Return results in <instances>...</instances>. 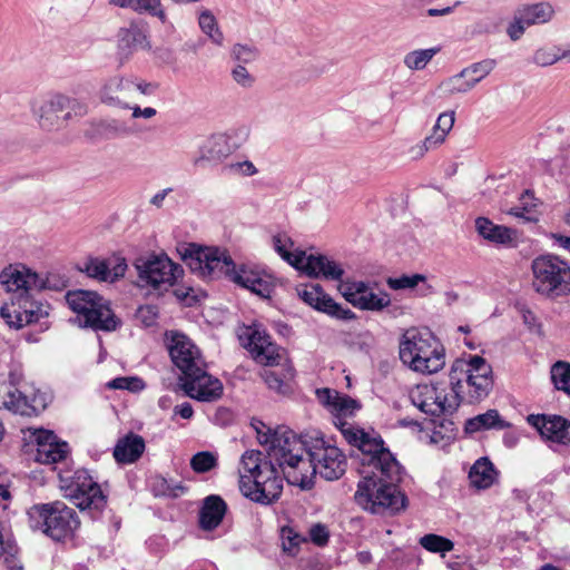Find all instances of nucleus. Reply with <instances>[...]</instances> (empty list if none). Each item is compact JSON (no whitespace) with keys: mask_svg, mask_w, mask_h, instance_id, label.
<instances>
[{"mask_svg":"<svg viewBox=\"0 0 570 570\" xmlns=\"http://www.w3.org/2000/svg\"><path fill=\"white\" fill-rule=\"evenodd\" d=\"M360 409L357 400L340 393L332 410L335 413L334 424L346 442L361 451L363 464L372 469L358 481L355 502L374 514H395L404 510L407 503L405 494L397 487L402 466L380 434L366 432L344 420V416L353 415Z\"/></svg>","mask_w":570,"mask_h":570,"instance_id":"nucleus-1","label":"nucleus"},{"mask_svg":"<svg viewBox=\"0 0 570 570\" xmlns=\"http://www.w3.org/2000/svg\"><path fill=\"white\" fill-rule=\"evenodd\" d=\"M239 489L249 500L271 504L283 491V469L274 458L264 456L258 450H248L239 461Z\"/></svg>","mask_w":570,"mask_h":570,"instance_id":"nucleus-2","label":"nucleus"},{"mask_svg":"<svg viewBox=\"0 0 570 570\" xmlns=\"http://www.w3.org/2000/svg\"><path fill=\"white\" fill-rule=\"evenodd\" d=\"M449 377L458 406L480 403L489 396L494 384L491 365L479 355L470 356L469 361L455 360Z\"/></svg>","mask_w":570,"mask_h":570,"instance_id":"nucleus-3","label":"nucleus"},{"mask_svg":"<svg viewBox=\"0 0 570 570\" xmlns=\"http://www.w3.org/2000/svg\"><path fill=\"white\" fill-rule=\"evenodd\" d=\"M400 360L414 372L433 374L445 365V348L429 328H409L400 340Z\"/></svg>","mask_w":570,"mask_h":570,"instance_id":"nucleus-4","label":"nucleus"},{"mask_svg":"<svg viewBox=\"0 0 570 570\" xmlns=\"http://www.w3.org/2000/svg\"><path fill=\"white\" fill-rule=\"evenodd\" d=\"M304 440V454L303 462L299 463L297 469H288L292 480L293 475L298 478L306 474V483L303 489L311 484V479L315 474H320L327 481L338 480L346 471V459L342 451L332 445H326L323 438H316L311 444L306 439Z\"/></svg>","mask_w":570,"mask_h":570,"instance_id":"nucleus-5","label":"nucleus"},{"mask_svg":"<svg viewBox=\"0 0 570 570\" xmlns=\"http://www.w3.org/2000/svg\"><path fill=\"white\" fill-rule=\"evenodd\" d=\"M262 445H268L267 454L265 456L274 458L278 466L283 469L284 478L292 484H298L301 488L305 487L306 474L298 478L287 472L288 469H297L299 463L303 462L304 454V440L298 438L294 431L281 425L272 430L266 429V432L257 436Z\"/></svg>","mask_w":570,"mask_h":570,"instance_id":"nucleus-6","label":"nucleus"},{"mask_svg":"<svg viewBox=\"0 0 570 570\" xmlns=\"http://www.w3.org/2000/svg\"><path fill=\"white\" fill-rule=\"evenodd\" d=\"M28 515L32 529L57 542L71 540L80 525L77 512L62 501L35 504Z\"/></svg>","mask_w":570,"mask_h":570,"instance_id":"nucleus-7","label":"nucleus"},{"mask_svg":"<svg viewBox=\"0 0 570 570\" xmlns=\"http://www.w3.org/2000/svg\"><path fill=\"white\" fill-rule=\"evenodd\" d=\"M69 308L77 314L79 324L94 331H115L120 322L109 303L97 292L86 289L68 291L65 295Z\"/></svg>","mask_w":570,"mask_h":570,"instance_id":"nucleus-8","label":"nucleus"},{"mask_svg":"<svg viewBox=\"0 0 570 570\" xmlns=\"http://www.w3.org/2000/svg\"><path fill=\"white\" fill-rule=\"evenodd\" d=\"M532 287L549 299L570 295V264L553 254L537 256L531 262Z\"/></svg>","mask_w":570,"mask_h":570,"instance_id":"nucleus-9","label":"nucleus"},{"mask_svg":"<svg viewBox=\"0 0 570 570\" xmlns=\"http://www.w3.org/2000/svg\"><path fill=\"white\" fill-rule=\"evenodd\" d=\"M273 247L275 252L291 266L304 272L313 278L323 277L325 279L340 281L344 269L331 261L325 255H306L305 250L289 249L294 247V240L286 233H278L273 236Z\"/></svg>","mask_w":570,"mask_h":570,"instance_id":"nucleus-10","label":"nucleus"},{"mask_svg":"<svg viewBox=\"0 0 570 570\" xmlns=\"http://www.w3.org/2000/svg\"><path fill=\"white\" fill-rule=\"evenodd\" d=\"M65 489L68 498L82 513L91 520L101 518L107 507V495L87 470H77Z\"/></svg>","mask_w":570,"mask_h":570,"instance_id":"nucleus-11","label":"nucleus"},{"mask_svg":"<svg viewBox=\"0 0 570 570\" xmlns=\"http://www.w3.org/2000/svg\"><path fill=\"white\" fill-rule=\"evenodd\" d=\"M134 266L141 286L158 292L168 291L184 274L183 267L166 254L140 256L135 259Z\"/></svg>","mask_w":570,"mask_h":570,"instance_id":"nucleus-12","label":"nucleus"},{"mask_svg":"<svg viewBox=\"0 0 570 570\" xmlns=\"http://www.w3.org/2000/svg\"><path fill=\"white\" fill-rule=\"evenodd\" d=\"M39 293L40 291H30L26 294H13L10 303L1 306L0 316L9 327L19 330L48 316L49 306L36 298Z\"/></svg>","mask_w":570,"mask_h":570,"instance_id":"nucleus-13","label":"nucleus"},{"mask_svg":"<svg viewBox=\"0 0 570 570\" xmlns=\"http://www.w3.org/2000/svg\"><path fill=\"white\" fill-rule=\"evenodd\" d=\"M183 257L188 259L191 271L198 272L203 277L209 279L228 278L235 265L226 250L216 247L203 248L191 245Z\"/></svg>","mask_w":570,"mask_h":570,"instance_id":"nucleus-14","label":"nucleus"},{"mask_svg":"<svg viewBox=\"0 0 570 570\" xmlns=\"http://www.w3.org/2000/svg\"><path fill=\"white\" fill-rule=\"evenodd\" d=\"M240 344L248 350L253 358L265 366H273L281 358V347L261 324L245 326L238 332Z\"/></svg>","mask_w":570,"mask_h":570,"instance_id":"nucleus-15","label":"nucleus"},{"mask_svg":"<svg viewBox=\"0 0 570 570\" xmlns=\"http://www.w3.org/2000/svg\"><path fill=\"white\" fill-rule=\"evenodd\" d=\"M411 400L414 406L430 416L452 414L458 410L456 396L451 389L446 392L435 385L419 386L417 391L411 395Z\"/></svg>","mask_w":570,"mask_h":570,"instance_id":"nucleus-16","label":"nucleus"},{"mask_svg":"<svg viewBox=\"0 0 570 570\" xmlns=\"http://www.w3.org/2000/svg\"><path fill=\"white\" fill-rule=\"evenodd\" d=\"M169 355L173 363L180 371L179 382L190 376L196 372V368L204 366L198 348L183 334L173 336L171 344L169 345Z\"/></svg>","mask_w":570,"mask_h":570,"instance_id":"nucleus-17","label":"nucleus"},{"mask_svg":"<svg viewBox=\"0 0 570 570\" xmlns=\"http://www.w3.org/2000/svg\"><path fill=\"white\" fill-rule=\"evenodd\" d=\"M342 295L354 307L363 311L380 312L391 304L385 292L375 294L365 282H350L341 286Z\"/></svg>","mask_w":570,"mask_h":570,"instance_id":"nucleus-18","label":"nucleus"},{"mask_svg":"<svg viewBox=\"0 0 570 570\" xmlns=\"http://www.w3.org/2000/svg\"><path fill=\"white\" fill-rule=\"evenodd\" d=\"M179 385L187 396L200 402H214L223 395L222 382L207 374L204 366L196 368V372L180 381Z\"/></svg>","mask_w":570,"mask_h":570,"instance_id":"nucleus-19","label":"nucleus"},{"mask_svg":"<svg viewBox=\"0 0 570 570\" xmlns=\"http://www.w3.org/2000/svg\"><path fill=\"white\" fill-rule=\"evenodd\" d=\"M297 295L307 305L312 306L316 311L326 313L332 317L342 321L355 318V314L350 308H344L342 305L336 303L318 284L297 287Z\"/></svg>","mask_w":570,"mask_h":570,"instance_id":"nucleus-20","label":"nucleus"},{"mask_svg":"<svg viewBox=\"0 0 570 570\" xmlns=\"http://www.w3.org/2000/svg\"><path fill=\"white\" fill-rule=\"evenodd\" d=\"M0 284L13 294H26L30 291H41L45 287L43 279L27 268L24 265H9L0 272Z\"/></svg>","mask_w":570,"mask_h":570,"instance_id":"nucleus-21","label":"nucleus"},{"mask_svg":"<svg viewBox=\"0 0 570 570\" xmlns=\"http://www.w3.org/2000/svg\"><path fill=\"white\" fill-rule=\"evenodd\" d=\"M228 279L263 298H269L274 292L272 277L253 265L235 264Z\"/></svg>","mask_w":570,"mask_h":570,"instance_id":"nucleus-22","label":"nucleus"},{"mask_svg":"<svg viewBox=\"0 0 570 570\" xmlns=\"http://www.w3.org/2000/svg\"><path fill=\"white\" fill-rule=\"evenodd\" d=\"M527 421L544 440L558 445L570 444V421L566 417L554 414H530Z\"/></svg>","mask_w":570,"mask_h":570,"instance_id":"nucleus-23","label":"nucleus"},{"mask_svg":"<svg viewBox=\"0 0 570 570\" xmlns=\"http://www.w3.org/2000/svg\"><path fill=\"white\" fill-rule=\"evenodd\" d=\"M37 444L36 461L41 464H55L67 459L70 448L66 441L48 430H39L35 433Z\"/></svg>","mask_w":570,"mask_h":570,"instance_id":"nucleus-24","label":"nucleus"},{"mask_svg":"<svg viewBox=\"0 0 570 570\" xmlns=\"http://www.w3.org/2000/svg\"><path fill=\"white\" fill-rule=\"evenodd\" d=\"M495 67L497 60L490 58L468 66L449 79L448 83L451 86V92H466L471 90Z\"/></svg>","mask_w":570,"mask_h":570,"instance_id":"nucleus-25","label":"nucleus"},{"mask_svg":"<svg viewBox=\"0 0 570 570\" xmlns=\"http://www.w3.org/2000/svg\"><path fill=\"white\" fill-rule=\"evenodd\" d=\"M146 29L136 22L120 28L117 32V56L120 60L129 59L140 49H149Z\"/></svg>","mask_w":570,"mask_h":570,"instance_id":"nucleus-26","label":"nucleus"},{"mask_svg":"<svg viewBox=\"0 0 570 570\" xmlns=\"http://www.w3.org/2000/svg\"><path fill=\"white\" fill-rule=\"evenodd\" d=\"M134 86L135 80L132 79L111 77L105 81L100 89V100L108 106L128 109L130 106L126 100L131 98Z\"/></svg>","mask_w":570,"mask_h":570,"instance_id":"nucleus-27","label":"nucleus"},{"mask_svg":"<svg viewBox=\"0 0 570 570\" xmlns=\"http://www.w3.org/2000/svg\"><path fill=\"white\" fill-rule=\"evenodd\" d=\"M475 230L485 240L495 245L515 246L517 230L503 225H495L487 217H478L475 219Z\"/></svg>","mask_w":570,"mask_h":570,"instance_id":"nucleus-28","label":"nucleus"},{"mask_svg":"<svg viewBox=\"0 0 570 570\" xmlns=\"http://www.w3.org/2000/svg\"><path fill=\"white\" fill-rule=\"evenodd\" d=\"M227 512V504L222 497L210 494L205 498L199 511V525L203 530L212 531L223 521Z\"/></svg>","mask_w":570,"mask_h":570,"instance_id":"nucleus-29","label":"nucleus"},{"mask_svg":"<svg viewBox=\"0 0 570 570\" xmlns=\"http://www.w3.org/2000/svg\"><path fill=\"white\" fill-rule=\"evenodd\" d=\"M145 451L144 439L134 433L118 440L114 449V458L120 464H129L136 462Z\"/></svg>","mask_w":570,"mask_h":570,"instance_id":"nucleus-30","label":"nucleus"},{"mask_svg":"<svg viewBox=\"0 0 570 570\" xmlns=\"http://www.w3.org/2000/svg\"><path fill=\"white\" fill-rule=\"evenodd\" d=\"M510 426V423L501 419L498 410L491 409L485 413L468 419L464 424V431L473 434L485 430H503Z\"/></svg>","mask_w":570,"mask_h":570,"instance_id":"nucleus-31","label":"nucleus"},{"mask_svg":"<svg viewBox=\"0 0 570 570\" xmlns=\"http://www.w3.org/2000/svg\"><path fill=\"white\" fill-rule=\"evenodd\" d=\"M495 475L493 463L488 458H480L471 466L469 480L478 489H488L493 484Z\"/></svg>","mask_w":570,"mask_h":570,"instance_id":"nucleus-32","label":"nucleus"},{"mask_svg":"<svg viewBox=\"0 0 570 570\" xmlns=\"http://www.w3.org/2000/svg\"><path fill=\"white\" fill-rule=\"evenodd\" d=\"M454 124V111L442 112L436 120V124L433 127V132L428 136L420 149L423 151H428L431 148H434L442 144L448 135V132L452 129Z\"/></svg>","mask_w":570,"mask_h":570,"instance_id":"nucleus-33","label":"nucleus"},{"mask_svg":"<svg viewBox=\"0 0 570 570\" xmlns=\"http://www.w3.org/2000/svg\"><path fill=\"white\" fill-rule=\"evenodd\" d=\"M517 11L520 14L521 21L525 22L529 27L550 21L554 13L552 6L547 2L522 6Z\"/></svg>","mask_w":570,"mask_h":570,"instance_id":"nucleus-34","label":"nucleus"},{"mask_svg":"<svg viewBox=\"0 0 570 570\" xmlns=\"http://www.w3.org/2000/svg\"><path fill=\"white\" fill-rule=\"evenodd\" d=\"M77 101L66 95L55 94L45 101L39 109V125L40 127H50L48 122V114H59L67 109H73Z\"/></svg>","mask_w":570,"mask_h":570,"instance_id":"nucleus-35","label":"nucleus"},{"mask_svg":"<svg viewBox=\"0 0 570 570\" xmlns=\"http://www.w3.org/2000/svg\"><path fill=\"white\" fill-rule=\"evenodd\" d=\"M293 371L264 368L261 373L262 379L267 386L281 395H287L292 391L291 380L293 379Z\"/></svg>","mask_w":570,"mask_h":570,"instance_id":"nucleus-36","label":"nucleus"},{"mask_svg":"<svg viewBox=\"0 0 570 570\" xmlns=\"http://www.w3.org/2000/svg\"><path fill=\"white\" fill-rule=\"evenodd\" d=\"M230 154V147L227 138L223 135L213 136L202 149V156L196 160V164L203 159L207 160H222Z\"/></svg>","mask_w":570,"mask_h":570,"instance_id":"nucleus-37","label":"nucleus"},{"mask_svg":"<svg viewBox=\"0 0 570 570\" xmlns=\"http://www.w3.org/2000/svg\"><path fill=\"white\" fill-rule=\"evenodd\" d=\"M24 402L19 394V389L12 390L6 382L0 383V409L23 413L27 411Z\"/></svg>","mask_w":570,"mask_h":570,"instance_id":"nucleus-38","label":"nucleus"},{"mask_svg":"<svg viewBox=\"0 0 570 570\" xmlns=\"http://www.w3.org/2000/svg\"><path fill=\"white\" fill-rule=\"evenodd\" d=\"M98 134L105 139H116L131 135V129L119 119L102 120L97 126Z\"/></svg>","mask_w":570,"mask_h":570,"instance_id":"nucleus-39","label":"nucleus"},{"mask_svg":"<svg viewBox=\"0 0 570 570\" xmlns=\"http://www.w3.org/2000/svg\"><path fill=\"white\" fill-rule=\"evenodd\" d=\"M198 23L202 31L208 36L213 43L222 46L224 42V35L218 27L215 16L209 10H203L198 17Z\"/></svg>","mask_w":570,"mask_h":570,"instance_id":"nucleus-40","label":"nucleus"},{"mask_svg":"<svg viewBox=\"0 0 570 570\" xmlns=\"http://www.w3.org/2000/svg\"><path fill=\"white\" fill-rule=\"evenodd\" d=\"M19 394L21 397H23V401H26V412L23 413H20L21 415H30L32 413H39L41 411H43L49 401H50V396L45 393V392H41L39 390H32V392H28L27 390H20L19 389Z\"/></svg>","mask_w":570,"mask_h":570,"instance_id":"nucleus-41","label":"nucleus"},{"mask_svg":"<svg viewBox=\"0 0 570 570\" xmlns=\"http://www.w3.org/2000/svg\"><path fill=\"white\" fill-rule=\"evenodd\" d=\"M440 50V47L413 50L405 55L403 62L411 70H422Z\"/></svg>","mask_w":570,"mask_h":570,"instance_id":"nucleus-42","label":"nucleus"},{"mask_svg":"<svg viewBox=\"0 0 570 570\" xmlns=\"http://www.w3.org/2000/svg\"><path fill=\"white\" fill-rule=\"evenodd\" d=\"M550 374L554 387L570 395V363L558 361L551 366Z\"/></svg>","mask_w":570,"mask_h":570,"instance_id":"nucleus-43","label":"nucleus"},{"mask_svg":"<svg viewBox=\"0 0 570 570\" xmlns=\"http://www.w3.org/2000/svg\"><path fill=\"white\" fill-rule=\"evenodd\" d=\"M151 490L156 497H179L186 488L181 483H173L163 476H156L151 482Z\"/></svg>","mask_w":570,"mask_h":570,"instance_id":"nucleus-44","label":"nucleus"},{"mask_svg":"<svg viewBox=\"0 0 570 570\" xmlns=\"http://www.w3.org/2000/svg\"><path fill=\"white\" fill-rule=\"evenodd\" d=\"M80 271L98 281H109L110 277V264L105 259L89 258Z\"/></svg>","mask_w":570,"mask_h":570,"instance_id":"nucleus-45","label":"nucleus"},{"mask_svg":"<svg viewBox=\"0 0 570 570\" xmlns=\"http://www.w3.org/2000/svg\"><path fill=\"white\" fill-rule=\"evenodd\" d=\"M420 544L431 552H449L453 549L454 544L451 540L438 535V534H425L420 539Z\"/></svg>","mask_w":570,"mask_h":570,"instance_id":"nucleus-46","label":"nucleus"},{"mask_svg":"<svg viewBox=\"0 0 570 570\" xmlns=\"http://www.w3.org/2000/svg\"><path fill=\"white\" fill-rule=\"evenodd\" d=\"M425 276L422 274L401 275L399 277H389L386 283L391 289H412L420 283H425Z\"/></svg>","mask_w":570,"mask_h":570,"instance_id":"nucleus-47","label":"nucleus"},{"mask_svg":"<svg viewBox=\"0 0 570 570\" xmlns=\"http://www.w3.org/2000/svg\"><path fill=\"white\" fill-rule=\"evenodd\" d=\"M217 465V458L208 451H202L193 455L190 460L191 469L197 473H205Z\"/></svg>","mask_w":570,"mask_h":570,"instance_id":"nucleus-48","label":"nucleus"},{"mask_svg":"<svg viewBox=\"0 0 570 570\" xmlns=\"http://www.w3.org/2000/svg\"><path fill=\"white\" fill-rule=\"evenodd\" d=\"M110 390H128L130 392H138L145 387L141 379L136 376H119L107 383Z\"/></svg>","mask_w":570,"mask_h":570,"instance_id":"nucleus-49","label":"nucleus"},{"mask_svg":"<svg viewBox=\"0 0 570 570\" xmlns=\"http://www.w3.org/2000/svg\"><path fill=\"white\" fill-rule=\"evenodd\" d=\"M532 61L540 67H548L558 62V46L542 47L537 49L533 53Z\"/></svg>","mask_w":570,"mask_h":570,"instance_id":"nucleus-50","label":"nucleus"},{"mask_svg":"<svg viewBox=\"0 0 570 570\" xmlns=\"http://www.w3.org/2000/svg\"><path fill=\"white\" fill-rule=\"evenodd\" d=\"M259 51L249 45L236 43L232 49V56L240 63H250L258 58Z\"/></svg>","mask_w":570,"mask_h":570,"instance_id":"nucleus-51","label":"nucleus"},{"mask_svg":"<svg viewBox=\"0 0 570 570\" xmlns=\"http://www.w3.org/2000/svg\"><path fill=\"white\" fill-rule=\"evenodd\" d=\"M159 315L158 307L156 305H142L136 311L135 317L144 327H151L157 323Z\"/></svg>","mask_w":570,"mask_h":570,"instance_id":"nucleus-52","label":"nucleus"},{"mask_svg":"<svg viewBox=\"0 0 570 570\" xmlns=\"http://www.w3.org/2000/svg\"><path fill=\"white\" fill-rule=\"evenodd\" d=\"M282 541L284 551L294 554V549H296L302 542H305L306 539L297 533L293 528L284 527L282 529Z\"/></svg>","mask_w":570,"mask_h":570,"instance_id":"nucleus-53","label":"nucleus"},{"mask_svg":"<svg viewBox=\"0 0 570 570\" xmlns=\"http://www.w3.org/2000/svg\"><path fill=\"white\" fill-rule=\"evenodd\" d=\"M135 10L148 12L151 16L158 17L163 22L166 20L160 0H137Z\"/></svg>","mask_w":570,"mask_h":570,"instance_id":"nucleus-54","label":"nucleus"},{"mask_svg":"<svg viewBox=\"0 0 570 570\" xmlns=\"http://www.w3.org/2000/svg\"><path fill=\"white\" fill-rule=\"evenodd\" d=\"M308 533H309L311 541L314 544H316L318 547H324L327 544L328 539H330V532L324 524L316 523V524L312 525Z\"/></svg>","mask_w":570,"mask_h":570,"instance_id":"nucleus-55","label":"nucleus"},{"mask_svg":"<svg viewBox=\"0 0 570 570\" xmlns=\"http://www.w3.org/2000/svg\"><path fill=\"white\" fill-rule=\"evenodd\" d=\"M232 77L235 82H237L239 86L244 88H250L255 82V78L248 72V70L243 65H237L232 70Z\"/></svg>","mask_w":570,"mask_h":570,"instance_id":"nucleus-56","label":"nucleus"},{"mask_svg":"<svg viewBox=\"0 0 570 570\" xmlns=\"http://www.w3.org/2000/svg\"><path fill=\"white\" fill-rule=\"evenodd\" d=\"M527 27L525 22L521 21L520 14L517 11L513 21L508 26L507 33L515 41L522 37Z\"/></svg>","mask_w":570,"mask_h":570,"instance_id":"nucleus-57","label":"nucleus"},{"mask_svg":"<svg viewBox=\"0 0 570 570\" xmlns=\"http://www.w3.org/2000/svg\"><path fill=\"white\" fill-rule=\"evenodd\" d=\"M338 394L340 393L337 391L327 387L316 390L318 401L326 407H330L331 411L334 407V403L336 402Z\"/></svg>","mask_w":570,"mask_h":570,"instance_id":"nucleus-58","label":"nucleus"},{"mask_svg":"<svg viewBox=\"0 0 570 570\" xmlns=\"http://www.w3.org/2000/svg\"><path fill=\"white\" fill-rule=\"evenodd\" d=\"M520 206L522 210H525L527 214L532 215V210L537 207V199L534 198V195L531 190L527 189L524 193H522L520 197Z\"/></svg>","mask_w":570,"mask_h":570,"instance_id":"nucleus-59","label":"nucleus"},{"mask_svg":"<svg viewBox=\"0 0 570 570\" xmlns=\"http://www.w3.org/2000/svg\"><path fill=\"white\" fill-rule=\"evenodd\" d=\"M127 269V263L126 259L122 257H118L116 259V263L112 267H110V277L109 279L111 282H115L116 279L122 277Z\"/></svg>","mask_w":570,"mask_h":570,"instance_id":"nucleus-60","label":"nucleus"},{"mask_svg":"<svg viewBox=\"0 0 570 570\" xmlns=\"http://www.w3.org/2000/svg\"><path fill=\"white\" fill-rule=\"evenodd\" d=\"M11 499V492L6 481V476L0 474V509L6 510Z\"/></svg>","mask_w":570,"mask_h":570,"instance_id":"nucleus-61","label":"nucleus"},{"mask_svg":"<svg viewBox=\"0 0 570 570\" xmlns=\"http://www.w3.org/2000/svg\"><path fill=\"white\" fill-rule=\"evenodd\" d=\"M230 169L242 173L244 176H253L257 173L256 167L249 160L239 161L230 165Z\"/></svg>","mask_w":570,"mask_h":570,"instance_id":"nucleus-62","label":"nucleus"},{"mask_svg":"<svg viewBox=\"0 0 570 570\" xmlns=\"http://www.w3.org/2000/svg\"><path fill=\"white\" fill-rule=\"evenodd\" d=\"M23 374L20 368L14 367L11 368L8 375V386L12 390L19 389L20 384L22 383Z\"/></svg>","mask_w":570,"mask_h":570,"instance_id":"nucleus-63","label":"nucleus"},{"mask_svg":"<svg viewBox=\"0 0 570 570\" xmlns=\"http://www.w3.org/2000/svg\"><path fill=\"white\" fill-rule=\"evenodd\" d=\"M174 413L181 416L183 419L189 420L194 415V410L190 403L184 402L174 407Z\"/></svg>","mask_w":570,"mask_h":570,"instance_id":"nucleus-64","label":"nucleus"}]
</instances>
